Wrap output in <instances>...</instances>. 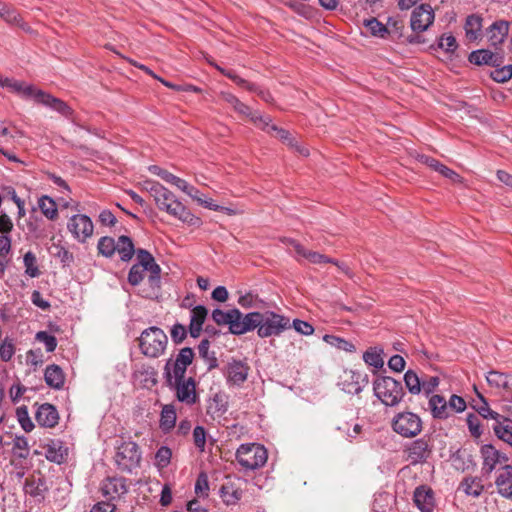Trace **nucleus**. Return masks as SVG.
Returning <instances> with one entry per match:
<instances>
[{
    "mask_svg": "<svg viewBox=\"0 0 512 512\" xmlns=\"http://www.w3.org/2000/svg\"><path fill=\"white\" fill-rule=\"evenodd\" d=\"M144 189L154 199L157 208L179 221L199 227L202 221L195 216L170 190L156 181L147 180L143 183Z\"/></svg>",
    "mask_w": 512,
    "mask_h": 512,
    "instance_id": "obj_1",
    "label": "nucleus"
},
{
    "mask_svg": "<svg viewBox=\"0 0 512 512\" xmlns=\"http://www.w3.org/2000/svg\"><path fill=\"white\" fill-rule=\"evenodd\" d=\"M1 87L8 88L10 91L23 97L33 98L37 103L49 107L63 116L68 117L72 113L71 108L64 101L43 90L37 89L33 85H27L22 81L5 77L3 83H1Z\"/></svg>",
    "mask_w": 512,
    "mask_h": 512,
    "instance_id": "obj_2",
    "label": "nucleus"
},
{
    "mask_svg": "<svg viewBox=\"0 0 512 512\" xmlns=\"http://www.w3.org/2000/svg\"><path fill=\"white\" fill-rule=\"evenodd\" d=\"M375 397L386 407L397 406L405 396L402 383L389 376H378L373 381Z\"/></svg>",
    "mask_w": 512,
    "mask_h": 512,
    "instance_id": "obj_3",
    "label": "nucleus"
},
{
    "mask_svg": "<svg viewBox=\"0 0 512 512\" xmlns=\"http://www.w3.org/2000/svg\"><path fill=\"white\" fill-rule=\"evenodd\" d=\"M114 462L121 472L132 473L140 466L141 451L138 444L131 440H117Z\"/></svg>",
    "mask_w": 512,
    "mask_h": 512,
    "instance_id": "obj_4",
    "label": "nucleus"
},
{
    "mask_svg": "<svg viewBox=\"0 0 512 512\" xmlns=\"http://www.w3.org/2000/svg\"><path fill=\"white\" fill-rule=\"evenodd\" d=\"M167 335L158 327L152 326L145 329L139 337L141 352L149 358H158L166 349Z\"/></svg>",
    "mask_w": 512,
    "mask_h": 512,
    "instance_id": "obj_5",
    "label": "nucleus"
},
{
    "mask_svg": "<svg viewBox=\"0 0 512 512\" xmlns=\"http://www.w3.org/2000/svg\"><path fill=\"white\" fill-rule=\"evenodd\" d=\"M268 454L263 445L257 443L241 444L236 451V459L245 470H256L267 462Z\"/></svg>",
    "mask_w": 512,
    "mask_h": 512,
    "instance_id": "obj_6",
    "label": "nucleus"
},
{
    "mask_svg": "<svg viewBox=\"0 0 512 512\" xmlns=\"http://www.w3.org/2000/svg\"><path fill=\"white\" fill-rule=\"evenodd\" d=\"M291 328L290 319L274 311L266 310L261 312L259 330L257 335L260 338L280 336L284 331Z\"/></svg>",
    "mask_w": 512,
    "mask_h": 512,
    "instance_id": "obj_7",
    "label": "nucleus"
},
{
    "mask_svg": "<svg viewBox=\"0 0 512 512\" xmlns=\"http://www.w3.org/2000/svg\"><path fill=\"white\" fill-rule=\"evenodd\" d=\"M194 351L189 347L182 348L176 359H168L164 366V377L168 386H172L173 380H182L187 367L192 363Z\"/></svg>",
    "mask_w": 512,
    "mask_h": 512,
    "instance_id": "obj_8",
    "label": "nucleus"
},
{
    "mask_svg": "<svg viewBox=\"0 0 512 512\" xmlns=\"http://www.w3.org/2000/svg\"><path fill=\"white\" fill-rule=\"evenodd\" d=\"M392 429L402 437L412 438L422 431V420L413 412H400L392 420Z\"/></svg>",
    "mask_w": 512,
    "mask_h": 512,
    "instance_id": "obj_9",
    "label": "nucleus"
},
{
    "mask_svg": "<svg viewBox=\"0 0 512 512\" xmlns=\"http://www.w3.org/2000/svg\"><path fill=\"white\" fill-rule=\"evenodd\" d=\"M136 257H137V263L136 265H141L144 268H148V279L147 283L149 284V287L151 289L150 292L147 293V297H152L156 295L157 291L160 288V273L161 268L160 266L155 262L154 257L150 252H148L145 249H138L135 251Z\"/></svg>",
    "mask_w": 512,
    "mask_h": 512,
    "instance_id": "obj_10",
    "label": "nucleus"
},
{
    "mask_svg": "<svg viewBox=\"0 0 512 512\" xmlns=\"http://www.w3.org/2000/svg\"><path fill=\"white\" fill-rule=\"evenodd\" d=\"M67 228L73 237L82 243L90 238L94 231L92 220L84 214L73 215L68 221Z\"/></svg>",
    "mask_w": 512,
    "mask_h": 512,
    "instance_id": "obj_11",
    "label": "nucleus"
},
{
    "mask_svg": "<svg viewBox=\"0 0 512 512\" xmlns=\"http://www.w3.org/2000/svg\"><path fill=\"white\" fill-rule=\"evenodd\" d=\"M435 19V13L431 5L421 4L416 7L410 18V26L413 32L421 33L429 29Z\"/></svg>",
    "mask_w": 512,
    "mask_h": 512,
    "instance_id": "obj_12",
    "label": "nucleus"
},
{
    "mask_svg": "<svg viewBox=\"0 0 512 512\" xmlns=\"http://www.w3.org/2000/svg\"><path fill=\"white\" fill-rule=\"evenodd\" d=\"M176 391L177 399L186 405H193L197 402L196 384L192 377L182 380H173L172 386Z\"/></svg>",
    "mask_w": 512,
    "mask_h": 512,
    "instance_id": "obj_13",
    "label": "nucleus"
},
{
    "mask_svg": "<svg viewBox=\"0 0 512 512\" xmlns=\"http://www.w3.org/2000/svg\"><path fill=\"white\" fill-rule=\"evenodd\" d=\"M239 314L235 317L233 325V334L242 335L255 329L259 330L261 312H249L243 314L240 310L236 309Z\"/></svg>",
    "mask_w": 512,
    "mask_h": 512,
    "instance_id": "obj_14",
    "label": "nucleus"
},
{
    "mask_svg": "<svg viewBox=\"0 0 512 512\" xmlns=\"http://www.w3.org/2000/svg\"><path fill=\"white\" fill-rule=\"evenodd\" d=\"M248 372L249 366L245 362L232 359L227 363L224 375L228 384L240 386L247 380Z\"/></svg>",
    "mask_w": 512,
    "mask_h": 512,
    "instance_id": "obj_15",
    "label": "nucleus"
},
{
    "mask_svg": "<svg viewBox=\"0 0 512 512\" xmlns=\"http://www.w3.org/2000/svg\"><path fill=\"white\" fill-rule=\"evenodd\" d=\"M368 383L367 374L356 371H345L344 379L340 383L343 391L349 394H359Z\"/></svg>",
    "mask_w": 512,
    "mask_h": 512,
    "instance_id": "obj_16",
    "label": "nucleus"
},
{
    "mask_svg": "<svg viewBox=\"0 0 512 512\" xmlns=\"http://www.w3.org/2000/svg\"><path fill=\"white\" fill-rule=\"evenodd\" d=\"M481 457L483 459L482 471L486 474H490L498 464H502L508 460L504 454L500 453L494 446L488 444L482 446Z\"/></svg>",
    "mask_w": 512,
    "mask_h": 512,
    "instance_id": "obj_17",
    "label": "nucleus"
},
{
    "mask_svg": "<svg viewBox=\"0 0 512 512\" xmlns=\"http://www.w3.org/2000/svg\"><path fill=\"white\" fill-rule=\"evenodd\" d=\"M296 254H297L298 261H299V257H303L312 264L332 263V264L336 265L344 273L348 274V268L345 264L340 263L337 260L332 259L324 254H320L315 251L307 250L303 246H296Z\"/></svg>",
    "mask_w": 512,
    "mask_h": 512,
    "instance_id": "obj_18",
    "label": "nucleus"
},
{
    "mask_svg": "<svg viewBox=\"0 0 512 512\" xmlns=\"http://www.w3.org/2000/svg\"><path fill=\"white\" fill-rule=\"evenodd\" d=\"M468 59L472 64L478 66L489 65L493 67H498L503 63V55L499 53H494L488 49H479L472 51L469 54Z\"/></svg>",
    "mask_w": 512,
    "mask_h": 512,
    "instance_id": "obj_19",
    "label": "nucleus"
},
{
    "mask_svg": "<svg viewBox=\"0 0 512 512\" xmlns=\"http://www.w3.org/2000/svg\"><path fill=\"white\" fill-rule=\"evenodd\" d=\"M220 497L226 505H235L243 496V490L240 482L232 479H228L221 485Z\"/></svg>",
    "mask_w": 512,
    "mask_h": 512,
    "instance_id": "obj_20",
    "label": "nucleus"
},
{
    "mask_svg": "<svg viewBox=\"0 0 512 512\" xmlns=\"http://www.w3.org/2000/svg\"><path fill=\"white\" fill-rule=\"evenodd\" d=\"M495 485L501 496L512 498V465H505L497 471Z\"/></svg>",
    "mask_w": 512,
    "mask_h": 512,
    "instance_id": "obj_21",
    "label": "nucleus"
},
{
    "mask_svg": "<svg viewBox=\"0 0 512 512\" xmlns=\"http://www.w3.org/2000/svg\"><path fill=\"white\" fill-rule=\"evenodd\" d=\"M413 500L417 508L422 512H432L435 507L434 493L427 486H419L415 489Z\"/></svg>",
    "mask_w": 512,
    "mask_h": 512,
    "instance_id": "obj_22",
    "label": "nucleus"
},
{
    "mask_svg": "<svg viewBox=\"0 0 512 512\" xmlns=\"http://www.w3.org/2000/svg\"><path fill=\"white\" fill-rule=\"evenodd\" d=\"M509 32V22L505 20H498L492 23L487 29L488 41L494 48L500 47Z\"/></svg>",
    "mask_w": 512,
    "mask_h": 512,
    "instance_id": "obj_23",
    "label": "nucleus"
},
{
    "mask_svg": "<svg viewBox=\"0 0 512 512\" xmlns=\"http://www.w3.org/2000/svg\"><path fill=\"white\" fill-rule=\"evenodd\" d=\"M407 459L411 464L424 462L429 454V446L426 440L418 439L413 441L406 449Z\"/></svg>",
    "mask_w": 512,
    "mask_h": 512,
    "instance_id": "obj_24",
    "label": "nucleus"
},
{
    "mask_svg": "<svg viewBox=\"0 0 512 512\" xmlns=\"http://www.w3.org/2000/svg\"><path fill=\"white\" fill-rule=\"evenodd\" d=\"M35 418L41 426L54 427L58 423L59 415L53 405L44 403L37 409Z\"/></svg>",
    "mask_w": 512,
    "mask_h": 512,
    "instance_id": "obj_25",
    "label": "nucleus"
},
{
    "mask_svg": "<svg viewBox=\"0 0 512 512\" xmlns=\"http://www.w3.org/2000/svg\"><path fill=\"white\" fill-rule=\"evenodd\" d=\"M103 494L111 501L120 498L127 492V486L123 478H109L102 486Z\"/></svg>",
    "mask_w": 512,
    "mask_h": 512,
    "instance_id": "obj_26",
    "label": "nucleus"
},
{
    "mask_svg": "<svg viewBox=\"0 0 512 512\" xmlns=\"http://www.w3.org/2000/svg\"><path fill=\"white\" fill-rule=\"evenodd\" d=\"M233 108L237 113L248 117L260 129H265L269 126L270 117L268 115H261L257 111L253 112L249 106L240 100Z\"/></svg>",
    "mask_w": 512,
    "mask_h": 512,
    "instance_id": "obj_27",
    "label": "nucleus"
},
{
    "mask_svg": "<svg viewBox=\"0 0 512 512\" xmlns=\"http://www.w3.org/2000/svg\"><path fill=\"white\" fill-rule=\"evenodd\" d=\"M207 315L208 310L202 305H197L191 310V318L189 324V332L191 337H199Z\"/></svg>",
    "mask_w": 512,
    "mask_h": 512,
    "instance_id": "obj_28",
    "label": "nucleus"
},
{
    "mask_svg": "<svg viewBox=\"0 0 512 512\" xmlns=\"http://www.w3.org/2000/svg\"><path fill=\"white\" fill-rule=\"evenodd\" d=\"M268 133H273V135L280 140H282L287 145L294 147L301 155L307 156L308 150L305 147L298 145V142L291 137L290 133L282 128H278L276 125L271 124V120L269 121V126L264 129Z\"/></svg>",
    "mask_w": 512,
    "mask_h": 512,
    "instance_id": "obj_29",
    "label": "nucleus"
},
{
    "mask_svg": "<svg viewBox=\"0 0 512 512\" xmlns=\"http://www.w3.org/2000/svg\"><path fill=\"white\" fill-rule=\"evenodd\" d=\"M420 161L430 167L431 169L439 172L442 176L452 180L453 182H460L461 177L459 174H457L455 171L451 170L444 164L440 163L438 160L422 155L420 157Z\"/></svg>",
    "mask_w": 512,
    "mask_h": 512,
    "instance_id": "obj_30",
    "label": "nucleus"
},
{
    "mask_svg": "<svg viewBox=\"0 0 512 512\" xmlns=\"http://www.w3.org/2000/svg\"><path fill=\"white\" fill-rule=\"evenodd\" d=\"M486 380L492 388L505 390L507 392L512 391V376L499 371H490L486 376Z\"/></svg>",
    "mask_w": 512,
    "mask_h": 512,
    "instance_id": "obj_31",
    "label": "nucleus"
},
{
    "mask_svg": "<svg viewBox=\"0 0 512 512\" xmlns=\"http://www.w3.org/2000/svg\"><path fill=\"white\" fill-rule=\"evenodd\" d=\"M482 22L483 19L478 14H471L467 16L464 25V30L466 38L469 41H475L479 39V37L481 36Z\"/></svg>",
    "mask_w": 512,
    "mask_h": 512,
    "instance_id": "obj_32",
    "label": "nucleus"
},
{
    "mask_svg": "<svg viewBox=\"0 0 512 512\" xmlns=\"http://www.w3.org/2000/svg\"><path fill=\"white\" fill-rule=\"evenodd\" d=\"M429 410L434 418L446 419L450 416L449 407L445 398L441 395H433L429 399Z\"/></svg>",
    "mask_w": 512,
    "mask_h": 512,
    "instance_id": "obj_33",
    "label": "nucleus"
},
{
    "mask_svg": "<svg viewBox=\"0 0 512 512\" xmlns=\"http://www.w3.org/2000/svg\"><path fill=\"white\" fill-rule=\"evenodd\" d=\"M44 378L46 384L54 389H61L64 385L65 377L62 369L55 364L49 365L45 369Z\"/></svg>",
    "mask_w": 512,
    "mask_h": 512,
    "instance_id": "obj_34",
    "label": "nucleus"
},
{
    "mask_svg": "<svg viewBox=\"0 0 512 512\" xmlns=\"http://www.w3.org/2000/svg\"><path fill=\"white\" fill-rule=\"evenodd\" d=\"M459 489L462 490L467 496L479 497L483 490L484 485L479 477H465L460 483Z\"/></svg>",
    "mask_w": 512,
    "mask_h": 512,
    "instance_id": "obj_35",
    "label": "nucleus"
},
{
    "mask_svg": "<svg viewBox=\"0 0 512 512\" xmlns=\"http://www.w3.org/2000/svg\"><path fill=\"white\" fill-rule=\"evenodd\" d=\"M492 429L495 435L503 442L509 444L512 447V420L509 418H503L502 422H496L493 424Z\"/></svg>",
    "mask_w": 512,
    "mask_h": 512,
    "instance_id": "obj_36",
    "label": "nucleus"
},
{
    "mask_svg": "<svg viewBox=\"0 0 512 512\" xmlns=\"http://www.w3.org/2000/svg\"><path fill=\"white\" fill-rule=\"evenodd\" d=\"M116 246V251L122 261L127 262L132 259L135 254V248L130 237L125 235L120 236L116 242Z\"/></svg>",
    "mask_w": 512,
    "mask_h": 512,
    "instance_id": "obj_37",
    "label": "nucleus"
},
{
    "mask_svg": "<svg viewBox=\"0 0 512 512\" xmlns=\"http://www.w3.org/2000/svg\"><path fill=\"white\" fill-rule=\"evenodd\" d=\"M47 489L46 481L41 476L26 479L25 491L33 497L43 498Z\"/></svg>",
    "mask_w": 512,
    "mask_h": 512,
    "instance_id": "obj_38",
    "label": "nucleus"
},
{
    "mask_svg": "<svg viewBox=\"0 0 512 512\" xmlns=\"http://www.w3.org/2000/svg\"><path fill=\"white\" fill-rule=\"evenodd\" d=\"M236 308L229 311H223L221 309H215L212 312V319L218 325H228L229 331L233 334V325L235 317H238Z\"/></svg>",
    "mask_w": 512,
    "mask_h": 512,
    "instance_id": "obj_39",
    "label": "nucleus"
},
{
    "mask_svg": "<svg viewBox=\"0 0 512 512\" xmlns=\"http://www.w3.org/2000/svg\"><path fill=\"white\" fill-rule=\"evenodd\" d=\"M0 17L3 18L7 23L12 25H17L25 28V23L23 22L20 14L10 5L2 4L0 2Z\"/></svg>",
    "mask_w": 512,
    "mask_h": 512,
    "instance_id": "obj_40",
    "label": "nucleus"
},
{
    "mask_svg": "<svg viewBox=\"0 0 512 512\" xmlns=\"http://www.w3.org/2000/svg\"><path fill=\"white\" fill-rule=\"evenodd\" d=\"M238 304L245 309H262L266 307V302L252 292L241 295L238 298Z\"/></svg>",
    "mask_w": 512,
    "mask_h": 512,
    "instance_id": "obj_41",
    "label": "nucleus"
},
{
    "mask_svg": "<svg viewBox=\"0 0 512 512\" xmlns=\"http://www.w3.org/2000/svg\"><path fill=\"white\" fill-rule=\"evenodd\" d=\"M38 207L43 215L49 220H54L58 216L57 205L55 201L49 196H42L38 200Z\"/></svg>",
    "mask_w": 512,
    "mask_h": 512,
    "instance_id": "obj_42",
    "label": "nucleus"
},
{
    "mask_svg": "<svg viewBox=\"0 0 512 512\" xmlns=\"http://www.w3.org/2000/svg\"><path fill=\"white\" fill-rule=\"evenodd\" d=\"M363 25L367 28L368 32L378 38H387V29L385 24L380 22L377 18L371 17L363 21Z\"/></svg>",
    "mask_w": 512,
    "mask_h": 512,
    "instance_id": "obj_43",
    "label": "nucleus"
},
{
    "mask_svg": "<svg viewBox=\"0 0 512 512\" xmlns=\"http://www.w3.org/2000/svg\"><path fill=\"white\" fill-rule=\"evenodd\" d=\"M383 350L377 347L369 348L363 355V360L369 366L374 367L375 369H380L384 365V360L382 358Z\"/></svg>",
    "mask_w": 512,
    "mask_h": 512,
    "instance_id": "obj_44",
    "label": "nucleus"
},
{
    "mask_svg": "<svg viewBox=\"0 0 512 512\" xmlns=\"http://www.w3.org/2000/svg\"><path fill=\"white\" fill-rule=\"evenodd\" d=\"M176 411L172 405H165L161 411L160 427L169 431L175 426Z\"/></svg>",
    "mask_w": 512,
    "mask_h": 512,
    "instance_id": "obj_45",
    "label": "nucleus"
},
{
    "mask_svg": "<svg viewBox=\"0 0 512 512\" xmlns=\"http://www.w3.org/2000/svg\"><path fill=\"white\" fill-rule=\"evenodd\" d=\"M404 382L408 391L413 395L421 393L422 379L413 370H408L404 374Z\"/></svg>",
    "mask_w": 512,
    "mask_h": 512,
    "instance_id": "obj_46",
    "label": "nucleus"
},
{
    "mask_svg": "<svg viewBox=\"0 0 512 512\" xmlns=\"http://www.w3.org/2000/svg\"><path fill=\"white\" fill-rule=\"evenodd\" d=\"M116 248V241L112 237L108 236L101 237L97 244L99 254L107 258H110L114 255Z\"/></svg>",
    "mask_w": 512,
    "mask_h": 512,
    "instance_id": "obj_47",
    "label": "nucleus"
},
{
    "mask_svg": "<svg viewBox=\"0 0 512 512\" xmlns=\"http://www.w3.org/2000/svg\"><path fill=\"white\" fill-rule=\"evenodd\" d=\"M210 342L207 339H203L198 345V353L208 364V369L215 368L217 366V359L214 352H210Z\"/></svg>",
    "mask_w": 512,
    "mask_h": 512,
    "instance_id": "obj_48",
    "label": "nucleus"
},
{
    "mask_svg": "<svg viewBox=\"0 0 512 512\" xmlns=\"http://www.w3.org/2000/svg\"><path fill=\"white\" fill-rule=\"evenodd\" d=\"M23 263L25 267V273L31 277L35 278L40 275V271L37 265V259L33 252L28 251L23 257Z\"/></svg>",
    "mask_w": 512,
    "mask_h": 512,
    "instance_id": "obj_49",
    "label": "nucleus"
},
{
    "mask_svg": "<svg viewBox=\"0 0 512 512\" xmlns=\"http://www.w3.org/2000/svg\"><path fill=\"white\" fill-rule=\"evenodd\" d=\"M387 29V37L392 36L393 38H400L403 35L404 24L403 21L395 18L389 17L387 19V23L385 24Z\"/></svg>",
    "mask_w": 512,
    "mask_h": 512,
    "instance_id": "obj_50",
    "label": "nucleus"
},
{
    "mask_svg": "<svg viewBox=\"0 0 512 512\" xmlns=\"http://www.w3.org/2000/svg\"><path fill=\"white\" fill-rule=\"evenodd\" d=\"M490 77L498 83H505L512 78V65L498 66L491 71Z\"/></svg>",
    "mask_w": 512,
    "mask_h": 512,
    "instance_id": "obj_51",
    "label": "nucleus"
},
{
    "mask_svg": "<svg viewBox=\"0 0 512 512\" xmlns=\"http://www.w3.org/2000/svg\"><path fill=\"white\" fill-rule=\"evenodd\" d=\"M13 452L19 458H27L29 455L28 440L24 436H16L13 440Z\"/></svg>",
    "mask_w": 512,
    "mask_h": 512,
    "instance_id": "obj_52",
    "label": "nucleus"
},
{
    "mask_svg": "<svg viewBox=\"0 0 512 512\" xmlns=\"http://www.w3.org/2000/svg\"><path fill=\"white\" fill-rule=\"evenodd\" d=\"M323 340L329 345L334 346L340 350L351 352L354 351L355 349L354 345L351 342L334 335L326 334L324 335Z\"/></svg>",
    "mask_w": 512,
    "mask_h": 512,
    "instance_id": "obj_53",
    "label": "nucleus"
},
{
    "mask_svg": "<svg viewBox=\"0 0 512 512\" xmlns=\"http://www.w3.org/2000/svg\"><path fill=\"white\" fill-rule=\"evenodd\" d=\"M172 451L167 446H161L155 455V465L159 469L166 468L171 460Z\"/></svg>",
    "mask_w": 512,
    "mask_h": 512,
    "instance_id": "obj_54",
    "label": "nucleus"
},
{
    "mask_svg": "<svg viewBox=\"0 0 512 512\" xmlns=\"http://www.w3.org/2000/svg\"><path fill=\"white\" fill-rule=\"evenodd\" d=\"M146 272H148V268L134 264L130 268L128 282L133 286L139 285L143 281Z\"/></svg>",
    "mask_w": 512,
    "mask_h": 512,
    "instance_id": "obj_55",
    "label": "nucleus"
},
{
    "mask_svg": "<svg viewBox=\"0 0 512 512\" xmlns=\"http://www.w3.org/2000/svg\"><path fill=\"white\" fill-rule=\"evenodd\" d=\"M337 430L342 432L349 441L355 439L362 431V426L358 423L350 425L348 422L337 426Z\"/></svg>",
    "mask_w": 512,
    "mask_h": 512,
    "instance_id": "obj_56",
    "label": "nucleus"
},
{
    "mask_svg": "<svg viewBox=\"0 0 512 512\" xmlns=\"http://www.w3.org/2000/svg\"><path fill=\"white\" fill-rule=\"evenodd\" d=\"M35 339L45 345L47 352H53L57 347L56 337L46 331L37 332Z\"/></svg>",
    "mask_w": 512,
    "mask_h": 512,
    "instance_id": "obj_57",
    "label": "nucleus"
},
{
    "mask_svg": "<svg viewBox=\"0 0 512 512\" xmlns=\"http://www.w3.org/2000/svg\"><path fill=\"white\" fill-rule=\"evenodd\" d=\"M478 396L480 397L481 401L483 402L482 406H480L478 408V413L485 419L495 420V423L502 422L504 417L501 416L499 413L490 409L488 403L486 402V400L483 398L482 395L478 394Z\"/></svg>",
    "mask_w": 512,
    "mask_h": 512,
    "instance_id": "obj_58",
    "label": "nucleus"
},
{
    "mask_svg": "<svg viewBox=\"0 0 512 512\" xmlns=\"http://www.w3.org/2000/svg\"><path fill=\"white\" fill-rule=\"evenodd\" d=\"M195 493L198 497L206 498L209 492L208 477L205 473H200L195 483Z\"/></svg>",
    "mask_w": 512,
    "mask_h": 512,
    "instance_id": "obj_59",
    "label": "nucleus"
},
{
    "mask_svg": "<svg viewBox=\"0 0 512 512\" xmlns=\"http://www.w3.org/2000/svg\"><path fill=\"white\" fill-rule=\"evenodd\" d=\"M15 353V346L12 339L5 338L0 344V358L4 362H8L12 359Z\"/></svg>",
    "mask_w": 512,
    "mask_h": 512,
    "instance_id": "obj_60",
    "label": "nucleus"
},
{
    "mask_svg": "<svg viewBox=\"0 0 512 512\" xmlns=\"http://www.w3.org/2000/svg\"><path fill=\"white\" fill-rule=\"evenodd\" d=\"M193 442L200 452H204L206 445V430L202 426H196L193 430Z\"/></svg>",
    "mask_w": 512,
    "mask_h": 512,
    "instance_id": "obj_61",
    "label": "nucleus"
},
{
    "mask_svg": "<svg viewBox=\"0 0 512 512\" xmlns=\"http://www.w3.org/2000/svg\"><path fill=\"white\" fill-rule=\"evenodd\" d=\"M439 382H440V380H439V377H437V376H429V377L422 378L421 392L423 391L425 393V395H427V396L430 395L438 387Z\"/></svg>",
    "mask_w": 512,
    "mask_h": 512,
    "instance_id": "obj_62",
    "label": "nucleus"
},
{
    "mask_svg": "<svg viewBox=\"0 0 512 512\" xmlns=\"http://www.w3.org/2000/svg\"><path fill=\"white\" fill-rule=\"evenodd\" d=\"M17 417L24 431L30 432L34 428V424L29 418L27 409L25 407H20L17 409Z\"/></svg>",
    "mask_w": 512,
    "mask_h": 512,
    "instance_id": "obj_63",
    "label": "nucleus"
},
{
    "mask_svg": "<svg viewBox=\"0 0 512 512\" xmlns=\"http://www.w3.org/2000/svg\"><path fill=\"white\" fill-rule=\"evenodd\" d=\"M291 327L301 335L309 336L314 333V327L309 322L300 319H294Z\"/></svg>",
    "mask_w": 512,
    "mask_h": 512,
    "instance_id": "obj_64",
    "label": "nucleus"
}]
</instances>
